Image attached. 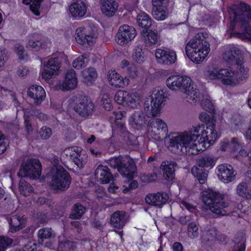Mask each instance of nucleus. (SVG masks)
Here are the masks:
<instances>
[{
  "instance_id": "20e7f679",
  "label": "nucleus",
  "mask_w": 251,
  "mask_h": 251,
  "mask_svg": "<svg viewBox=\"0 0 251 251\" xmlns=\"http://www.w3.org/2000/svg\"><path fill=\"white\" fill-rule=\"evenodd\" d=\"M201 200L212 213L219 216L226 214L224 208L228 207V203L225 201L224 194L208 188L202 192Z\"/></svg>"
},
{
  "instance_id": "6e6552de",
  "label": "nucleus",
  "mask_w": 251,
  "mask_h": 251,
  "mask_svg": "<svg viewBox=\"0 0 251 251\" xmlns=\"http://www.w3.org/2000/svg\"><path fill=\"white\" fill-rule=\"evenodd\" d=\"M71 181L70 174L62 166H58L54 171H51L50 186L52 190L56 192L65 191L69 188Z\"/></svg>"
},
{
  "instance_id": "2eb2a0df",
  "label": "nucleus",
  "mask_w": 251,
  "mask_h": 251,
  "mask_svg": "<svg viewBox=\"0 0 251 251\" xmlns=\"http://www.w3.org/2000/svg\"><path fill=\"white\" fill-rule=\"evenodd\" d=\"M114 100L118 104L134 108L136 106L140 97L137 93H131L126 91L118 90L114 96Z\"/></svg>"
},
{
  "instance_id": "c756f323",
  "label": "nucleus",
  "mask_w": 251,
  "mask_h": 251,
  "mask_svg": "<svg viewBox=\"0 0 251 251\" xmlns=\"http://www.w3.org/2000/svg\"><path fill=\"white\" fill-rule=\"evenodd\" d=\"M177 164L174 161H165L162 162L160 168L162 170L163 177L168 180L175 177Z\"/></svg>"
},
{
  "instance_id": "bf43d9fd",
  "label": "nucleus",
  "mask_w": 251,
  "mask_h": 251,
  "mask_svg": "<svg viewBox=\"0 0 251 251\" xmlns=\"http://www.w3.org/2000/svg\"><path fill=\"white\" fill-rule=\"evenodd\" d=\"M28 73V68L24 66H19L17 71V74L20 77H24L26 76Z\"/></svg>"
},
{
  "instance_id": "4be33fe9",
  "label": "nucleus",
  "mask_w": 251,
  "mask_h": 251,
  "mask_svg": "<svg viewBox=\"0 0 251 251\" xmlns=\"http://www.w3.org/2000/svg\"><path fill=\"white\" fill-rule=\"evenodd\" d=\"M28 97L33 100L36 105H40L46 98V92L43 87L40 85L34 84L31 85L27 90Z\"/></svg>"
},
{
  "instance_id": "72a5a7b5",
  "label": "nucleus",
  "mask_w": 251,
  "mask_h": 251,
  "mask_svg": "<svg viewBox=\"0 0 251 251\" xmlns=\"http://www.w3.org/2000/svg\"><path fill=\"white\" fill-rule=\"evenodd\" d=\"M143 40L146 47H151L158 42L159 36L156 31L143 30L141 32Z\"/></svg>"
},
{
  "instance_id": "13d9d810",
  "label": "nucleus",
  "mask_w": 251,
  "mask_h": 251,
  "mask_svg": "<svg viewBox=\"0 0 251 251\" xmlns=\"http://www.w3.org/2000/svg\"><path fill=\"white\" fill-rule=\"evenodd\" d=\"M128 179L131 180V181L129 182L128 187L124 189L123 192L124 193H127L130 190L135 189L138 186V183L137 180H133V178Z\"/></svg>"
},
{
  "instance_id": "a211bd4d",
  "label": "nucleus",
  "mask_w": 251,
  "mask_h": 251,
  "mask_svg": "<svg viewBox=\"0 0 251 251\" xmlns=\"http://www.w3.org/2000/svg\"><path fill=\"white\" fill-rule=\"evenodd\" d=\"M60 67L61 64L58 58L49 59L47 63L44 64L41 74L42 78L46 80L50 79Z\"/></svg>"
},
{
  "instance_id": "423d86ee",
  "label": "nucleus",
  "mask_w": 251,
  "mask_h": 251,
  "mask_svg": "<svg viewBox=\"0 0 251 251\" xmlns=\"http://www.w3.org/2000/svg\"><path fill=\"white\" fill-rule=\"evenodd\" d=\"M166 85L172 90H178L188 95L193 94L197 98V92L193 90L192 79L186 75H172L167 78Z\"/></svg>"
},
{
  "instance_id": "cd10ccee",
  "label": "nucleus",
  "mask_w": 251,
  "mask_h": 251,
  "mask_svg": "<svg viewBox=\"0 0 251 251\" xmlns=\"http://www.w3.org/2000/svg\"><path fill=\"white\" fill-rule=\"evenodd\" d=\"M26 222V218L24 215H12L8 220L10 231L15 233L22 229L25 226Z\"/></svg>"
},
{
  "instance_id": "c85d7f7f",
  "label": "nucleus",
  "mask_w": 251,
  "mask_h": 251,
  "mask_svg": "<svg viewBox=\"0 0 251 251\" xmlns=\"http://www.w3.org/2000/svg\"><path fill=\"white\" fill-rule=\"evenodd\" d=\"M100 9L105 16H113L118 10L119 4L116 0H100Z\"/></svg>"
},
{
  "instance_id": "b1692460",
  "label": "nucleus",
  "mask_w": 251,
  "mask_h": 251,
  "mask_svg": "<svg viewBox=\"0 0 251 251\" xmlns=\"http://www.w3.org/2000/svg\"><path fill=\"white\" fill-rule=\"evenodd\" d=\"M95 176L101 184H107L113 179V175L107 166L100 165L95 171Z\"/></svg>"
},
{
  "instance_id": "79ce46f5",
  "label": "nucleus",
  "mask_w": 251,
  "mask_h": 251,
  "mask_svg": "<svg viewBox=\"0 0 251 251\" xmlns=\"http://www.w3.org/2000/svg\"><path fill=\"white\" fill-rule=\"evenodd\" d=\"M237 193L240 197L244 199H251V189L249 188L246 182H243L238 185Z\"/></svg>"
},
{
  "instance_id": "2f4dec72",
  "label": "nucleus",
  "mask_w": 251,
  "mask_h": 251,
  "mask_svg": "<svg viewBox=\"0 0 251 251\" xmlns=\"http://www.w3.org/2000/svg\"><path fill=\"white\" fill-rule=\"evenodd\" d=\"M126 222L125 212L123 211H116L111 216L110 224L112 226L117 229L123 228Z\"/></svg>"
},
{
  "instance_id": "58836bf2",
  "label": "nucleus",
  "mask_w": 251,
  "mask_h": 251,
  "mask_svg": "<svg viewBox=\"0 0 251 251\" xmlns=\"http://www.w3.org/2000/svg\"><path fill=\"white\" fill-rule=\"evenodd\" d=\"M121 137H123L126 141V143L129 145H137L138 144V141L137 137L134 134L130 133L126 127L119 131V133H116Z\"/></svg>"
},
{
  "instance_id": "338daca9",
  "label": "nucleus",
  "mask_w": 251,
  "mask_h": 251,
  "mask_svg": "<svg viewBox=\"0 0 251 251\" xmlns=\"http://www.w3.org/2000/svg\"><path fill=\"white\" fill-rule=\"evenodd\" d=\"M173 250L174 251H183V247L179 242H175L173 244Z\"/></svg>"
},
{
  "instance_id": "412c9836",
  "label": "nucleus",
  "mask_w": 251,
  "mask_h": 251,
  "mask_svg": "<svg viewBox=\"0 0 251 251\" xmlns=\"http://www.w3.org/2000/svg\"><path fill=\"white\" fill-rule=\"evenodd\" d=\"M67 150L69 151V156L70 159L79 168H82L86 162L87 156L81 153L82 149L77 146L71 147Z\"/></svg>"
},
{
  "instance_id": "393cba45",
  "label": "nucleus",
  "mask_w": 251,
  "mask_h": 251,
  "mask_svg": "<svg viewBox=\"0 0 251 251\" xmlns=\"http://www.w3.org/2000/svg\"><path fill=\"white\" fill-rule=\"evenodd\" d=\"M169 196L166 193L157 192L147 195L145 198V201L148 204L161 207L167 202Z\"/></svg>"
},
{
  "instance_id": "dca6fc26",
  "label": "nucleus",
  "mask_w": 251,
  "mask_h": 251,
  "mask_svg": "<svg viewBox=\"0 0 251 251\" xmlns=\"http://www.w3.org/2000/svg\"><path fill=\"white\" fill-rule=\"evenodd\" d=\"M151 135L155 140H161L164 136L168 134V129L167 124L162 120L158 118H152L148 123Z\"/></svg>"
},
{
  "instance_id": "a878e982",
  "label": "nucleus",
  "mask_w": 251,
  "mask_h": 251,
  "mask_svg": "<svg viewBox=\"0 0 251 251\" xmlns=\"http://www.w3.org/2000/svg\"><path fill=\"white\" fill-rule=\"evenodd\" d=\"M84 29L85 28L83 27H78L76 29L75 40L80 45L91 46L95 42V37L93 33L86 34Z\"/></svg>"
},
{
  "instance_id": "864d4df0",
  "label": "nucleus",
  "mask_w": 251,
  "mask_h": 251,
  "mask_svg": "<svg viewBox=\"0 0 251 251\" xmlns=\"http://www.w3.org/2000/svg\"><path fill=\"white\" fill-rule=\"evenodd\" d=\"M201 105L202 108L208 112L214 114L215 109L212 102L208 99H204L201 100Z\"/></svg>"
},
{
  "instance_id": "aec40b11",
  "label": "nucleus",
  "mask_w": 251,
  "mask_h": 251,
  "mask_svg": "<svg viewBox=\"0 0 251 251\" xmlns=\"http://www.w3.org/2000/svg\"><path fill=\"white\" fill-rule=\"evenodd\" d=\"M217 168L218 176L225 183H228L235 179L236 173L231 165L224 163L219 165Z\"/></svg>"
},
{
  "instance_id": "f704fd0d",
  "label": "nucleus",
  "mask_w": 251,
  "mask_h": 251,
  "mask_svg": "<svg viewBox=\"0 0 251 251\" xmlns=\"http://www.w3.org/2000/svg\"><path fill=\"white\" fill-rule=\"evenodd\" d=\"M147 54V50L141 45H138L133 50L132 58L135 62L140 64L146 61Z\"/></svg>"
},
{
  "instance_id": "6ab92c4d",
  "label": "nucleus",
  "mask_w": 251,
  "mask_h": 251,
  "mask_svg": "<svg viewBox=\"0 0 251 251\" xmlns=\"http://www.w3.org/2000/svg\"><path fill=\"white\" fill-rule=\"evenodd\" d=\"M155 56L157 61L162 64L172 65L175 63L176 60V52L169 49H157L155 50Z\"/></svg>"
},
{
  "instance_id": "0e129e2a",
  "label": "nucleus",
  "mask_w": 251,
  "mask_h": 251,
  "mask_svg": "<svg viewBox=\"0 0 251 251\" xmlns=\"http://www.w3.org/2000/svg\"><path fill=\"white\" fill-rule=\"evenodd\" d=\"M103 108L107 111H110L113 108V105L110 100L103 101Z\"/></svg>"
},
{
  "instance_id": "5701e85b",
  "label": "nucleus",
  "mask_w": 251,
  "mask_h": 251,
  "mask_svg": "<svg viewBox=\"0 0 251 251\" xmlns=\"http://www.w3.org/2000/svg\"><path fill=\"white\" fill-rule=\"evenodd\" d=\"M87 5L82 0H75L70 4L69 12L74 18L80 19L83 17L86 13Z\"/></svg>"
},
{
  "instance_id": "c9c22d12",
  "label": "nucleus",
  "mask_w": 251,
  "mask_h": 251,
  "mask_svg": "<svg viewBox=\"0 0 251 251\" xmlns=\"http://www.w3.org/2000/svg\"><path fill=\"white\" fill-rule=\"evenodd\" d=\"M138 25L144 29L143 30H148L152 25V20L151 17L145 12L142 11L138 14L136 17Z\"/></svg>"
},
{
  "instance_id": "5fc2aeb1",
  "label": "nucleus",
  "mask_w": 251,
  "mask_h": 251,
  "mask_svg": "<svg viewBox=\"0 0 251 251\" xmlns=\"http://www.w3.org/2000/svg\"><path fill=\"white\" fill-rule=\"evenodd\" d=\"M13 239L8 237L0 236V251H5L6 248L11 245Z\"/></svg>"
},
{
  "instance_id": "603ef678",
  "label": "nucleus",
  "mask_w": 251,
  "mask_h": 251,
  "mask_svg": "<svg viewBox=\"0 0 251 251\" xmlns=\"http://www.w3.org/2000/svg\"><path fill=\"white\" fill-rule=\"evenodd\" d=\"M45 44L41 40H30L26 47L30 48L33 51H38L45 47Z\"/></svg>"
},
{
  "instance_id": "9b49d317",
  "label": "nucleus",
  "mask_w": 251,
  "mask_h": 251,
  "mask_svg": "<svg viewBox=\"0 0 251 251\" xmlns=\"http://www.w3.org/2000/svg\"><path fill=\"white\" fill-rule=\"evenodd\" d=\"M238 72L228 69H214L209 72V77L212 80H220L226 85L236 84Z\"/></svg>"
},
{
  "instance_id": "8fccbe9b",
  "label": "nucleus",
  "mask_w": 251,
  "mask_h": 251,
  "mask_svg": "<svg viewBox=\"0 0 251 251\" xmlns=\"http://www.w3.org/2000/svg\"><path fill=\"white\" fill-rule=\"evenodd\" d=\"M88 61V58L84 55H80L76 58L73 62V66L76 69H81L86 66Z\"/></svg>"
},
{
  "instance_id": "39448f33",
  "label": "nucleus",
  "mask_w": 251,
  "mask_h": 251,
  "mask_svg": "<svg viewBox=\"0 0 251 251\" xmlns=\"http://www.w3.org/2000/svg\"><path fill=\"white\" fill-rule=\"evenodd\" d=\"M199 119L204 124H199L197 126H193L189 130L193 132L202 134V136H208L210 138V142L215 141L218 137V134L215 129L216 119L214 115H209L203 112L200 114Z\"/></svg>"
},
{
  "instance_id": "4468645a",
  "label": "nucleus",
  "mask_w": 251,
  "mask_h": 251,
  "mask_svg": "<svg viewBox=\"0 0 251 251\" xmlns=\"http://www.w3.org/2000/svg\"><path fill=\"white\" fill-rule=\"evenodd\" d=\"M223 57L228 64L236 65V68L240 72H244V57L239 48L235 46L227 48L224 52Z\"/></svg>"
},
{
  "instance_id": "ddd939ff",
  "label": "nucleus",
  "mask_w": 251,
  "mask_h": 251,
  "mask_svg": "<svg viewBox=\"0 0 251 251\" xmlns=\"http://www.w3.org/2000/svg\"><path fill=\"white\" fill-rule=\"evenodd\" d=\"M167 95H165L163 89L158 90L153 96L151 97V105L147 102L144 104L145 112L148 117L156 116L159 114L161 109L162 104L165 100Z\"/></svg>"
},
{
  "instance_id": "1a4fd4ad",
  "label": "nucleus",
  "mask_w": 251,
  "mask_h": 251,
  "mask_svg": "<svg viewBox=\"0 0 251 251\" xmlns=\"http://www.w3.org/2000/svg\"><path fill=\"white\" fill-rule=\"evenodd\" d=\"M198 166L192 169V173L197 178L199 183L204 184L206 180L208 170L213 168L215 164L213 157L209 154H203L197 160Z\"/></svg>"
},
{
  "instance_id": "e433bc0d",
  "label": "nucleus",
  "mask_w": 251,
  "mask_h": 251,
  "mask_svg": "<svg viewBox=\"0 0 251 251\" xmlns=\"http://www.w3.org/2000/svg\"><path fill=\"white\" fill-rule=\"evenodd\" d=\"M129 124L136 129L146 124V117L144 113L135 112L130 117L128 120Z\"/></svg>"
},
{
  "instance_id": "a19ab883",
  "label": "nucleus",
  "mask_w": 251,
  "mask_h": 251,
  "mask_svg": "<svg viewBox=\"0 0 251 251\" xmlns=\"http://www.w3.org/2000/svg\"><path fill=\"white\" fill-rule=\"evenodd\" d=\"M77 243L76 242L68 239L64 241H59L58 245V251H76Z\"/></svg>"
},
{
  "instance_id": "3c124183",
  "label": "nucleus",
  "mask_w": 251,
  "mask_h": 251,
  "mask_svg": "<svg viewBox=\"0 0 251 251\" xmlns=\"http://www.w3.org/2000/svg\"><path fill=\"white\" fill-rule=\"evenodd\" d=\"M14 51L21 61L27 60L28 56L23 46L16 44L14 47Z\"/></svg>"
},
{
  "instance_id": "de8ad7c7",
  "label": "nucleus",
  "mask_w": 251,
  "mask_h": 251,
  "mask_svg": "<svg viewBox=\"0 0 251 251\" xmlns=\"http://www.w3.org/2000/svg\"><path fill=\"white\" fill-rule=\"evenodd\" d=\"M83 76L86 82H92L94 81L98 76L97 72L94 68H89L83 73Z\"/></svg>"
},
{
  "instance_id": "473e14b6",
  "label": "nucleus",
  "mask_w": 251,
  "mask_h": 251,
  "mask_svg": "<svg viewBox=\"0 0 251 251\" xmlns=\"http://www.w3.org/2000/svg\"><path fill=\"white\" fill-rule=\"evenodd\" d=\"M115 115L114 123L115 125L112 126L113 134L119 133V131L123 130L126 127L125 120L123 118L126 117V112L125 111H120L118 112L114 111Z\"/></svg>"
},
{
  "instance_id": "37998d69",
  "label": "nucleus",
  "mask_w": 251,
  "mask_h": 251,
  "mask_svg": "<svg viewBox=\"0 0 251 251\" xmlns=\"http://www.w3.org/2000/svg\"><path fill=\"white\" fill-rule=\"evenodd\" d=\"M232 242L235 244L233 248V251H246V240L243 235L240 233L236 234Z\"/></svg>"
},
{
  "instance_id": "7c9ffc66",
  "label": "nucleus",
  "mask_w": 251,
  "mask_h": 251,
  "mask_svg": "<svg viewBox=\"0 0 251 251\" xmlns=\"http://www.w3.org/2000/svg\"><path fill=\"white\" fill-rule=\"evenodd\" d=\"M77 84V79L75 71L71 69L68 70L65 74V79L62 83V88L64 90L68 91L75 89Z\"/></svg>"
},
{
  "instance_id": "ea45409f",
  "label": "nucleus",
  "mask_w": 251,
  "mask_h": 251,
  "mask_svg": "<svg viewBox=\"0 0 251 251\" xmlns=\"http://www.w3.org/2000/svg\"><path fill=\"white\" fill-rule=\"evenodd\" d=\"M121 68L126 69V74L132 78H136L138 75V71L133 63H130L128 60L123 59L121 64Z\"/></svg>"
},
{
  "instance_id": "bb28decb",
  "label": "nucleus",
  "mask_w": 251,
  "mask_h": 251,
  "mask_svg": "<svg viewBox=\"0 0 251 251\" xmlns=\"http://www.w3.org/2000/svg\"><path fill=\"white\" fill-rule=\"evenodd\" d=\"M109 84L116 88H123L129 84V80L126 76L123 77L115 70H111L108 75Z\"/></svg>"
},
{
  "instance_id": "4d7b16f0",
  "label": "nucleus",
  "mask_w": 251,
  "mask_h": 251,
  "mask_svg": "<svg viewBox=\"0 0 251 251\" xmlns=\"http://www.w3.org/2000/svg\"><path fill=\"white\" fill-rule=\"evenodd\" d=\"M41 6V0H34L30 5V10L36 16H39L40 12L39 9Z\"/></svg>"
},
{
  "instance_id": "49530a36",
  "label": "nucleus",
  "mask_w": 251,
  "mask_h": 251,
  "mask_svg": "<svg viewBox=\"0 0 251 251\" xmlns=\"http://www.w3.org/2000/svg\"><path fill=\"white\" fill-rule=\"evenodd\" d=\"M52 230L51 228L45 227L41 228L38 232L39 242L40 244H43L44 240L50 238L52 236Z\"/></svg>"
},
{
  "instance_id": "0eeeda50",
  "label": "nucleus",
  "mask_w": 251,
  "mask_h": 251,
  "mask_svg": "<svg viewBox=\"0 0 251 251\" xmlns=\"http://www.w3.org/2000/svg\"><path fill=\"white\" fill-rule=\"evenodd\" d=\"M110 164L125 178L132 179L137 174L136 164L129 155L116 157L110 160Z\"/></svg>"
},
{
  "instance_id": "f03ea898",
  "label": "nucleus",
  "mask_w": 251,
  "mask_h": 251,
  "mask_svg": "<svg viewBox=\"0 0 251 251\" xmlns=\"http://www.w3.org/2000/svg\"><path fill=\"white\" fill-rule=\"evenodd\" d=\"M232 19L229 23L230 35L242 40L251 39V6L241 1L230 8Z\"/></svg>"
},
{
  "instance_id": "774afa93",
  "label": "nucleus",
  "mask_w": 251,
  "mask_h": 251,
  "mask_svg": "<svg viewBox=\"0 0 251 251\" xmlns=\"http://www.w3.org/2000/svg\"><path fill=\"white\" fill-rule=\"evenodd\" d=\"M245 136L247 139L251 140V125L247 130Z\"/></svg>"
},
{
  "instance_id": "4c0bfd02",
  "label": "nucleus",
  "mask_w": 251,
  "mask_h": 251,
  "mask_svg": "<svg viewBox=\"0 0 251 251\" xmlns=\"http://www.w3.org/2000/svg\"><path fill=\"white\" fill-rule=\"evenodd\" d=\"M152 15L157 21H163L168 16L167 5L152 6Z\"/></svg>"
},
{
  "instance_id": "f257e3e1",
  "label": "nucleus",
  "mask_w": 251,
  "mask_h": 251,
  "mask_svg": "<svg viewBox=\"0 0 251 251\" xmlns=\"http://www.w3.org/2000/svg\"><path fill=\"white\" fill-rule=\"evenodd\" d=\"M171 135L169 146L174 148L175 152L177 154L197 155L215 142H210V138L208 136L194 133L192 130L186 131L180 134L172 133Z\"/></svg>"
},
{
  "instance_id": "e2e57ef3",
  "label": "nucleus",
  "mask_w": 251,
  "mask_h": 251,
  "mask_svg": "<svg viewBox=\"0 0 251 251\" xmlns=\"http://www.w3.org/2000/svg\"><path fill=\"white\" fill-rule=\"evenodd\" d=\"M6 60V55L4 50H0V67L2 66Z\"/></svg>"
},
{
  "instance_id": "7ed1b4c3",
  "label": "nucleus",
  "mask_w": 251,
  "mask_h": 251,
  "mask_svg": "<svg viewBox=\"0 0 251 251\" xmlns=\"http://www.w3.org/2000/svg\"><path fill=\"white\" fill-rule=\"evenodd\" d=\"M187 57L194 63L200 64L210 52V44L204 34L199 32L191 39L185 46Z\"/></svg>"
},
{
  "instance_id": "9d476101",
  "label": "nucleus",
  "mask_w": 251,
  "mask_h": 251,
  "mask_svg": "<svg viewBox=\"0 0 251 251\" xmlns=\"http://www.w3.org/2000/svg\"><path fill=\"white\" fill-rule=\"evenodd\" d=\"M42 166L37 158L27 160L26 163H22L18 176L20 177H29L32 179H37L41 175Z\"/></svg>"
},
{
  "instance_id": "052dcab7",
  "label": "nucleus",
  "mask_w": 251,
  "mask_h": 251,
  "mask_svg": "<svg viewBox=\"0 0 251 251\" xmlns=\"http://www.w3.org/2000/svg\"><path fill=\"white\" fill-rule=\"evenodd\" d=\"M4 139V135L1 132H0V154L4 153L7 149Z\"/></svg>"
},
{
  "instance_id": "f3484780",
  "label": "nucleus",
  "mask_w": 251,
  "mask_h": 251,
  "mask_svg": "<svg viewBox=\"0 0 251 251\" xmlns=\"http://www.w3.org/2000/svg\"><path fill=\"white\" fill-rule=\"evenodd\" d=\"M136 34V31L133 26L124 25L119 27L115 40L118 44L125 46L133 40Z\"/></svg>"
},
{
  "instance_id": "680f3d73",
  "label": "nucleus",
  "mask_w": 251,
  "mask_h": 251,
  "mask_svg": "<svg viewBox=\"0 0 251 251\" xmlns=\"http://www.w3.org/2000/svg\"><path fill=\"white\" fill-rule=\"evenodd\" d=\"M24 124L26 133L27 134L31 133L33 131V128L31 125V123L28 118L26 117L25 119Z\"/></svg>"
},
{
  "instance_id": "c03bdc74",
  "label": "nucleus",
  "mask_w": 251,
  "mask_h": 251,
  "mask_svg": "<svg viewBox=\"0 0 251 251\" xmlns=\"http://www.w3.org/2000/svg\"><path fill=\"white\" fill-rule=\"evenodd\" d=\"M85 211L84 206L79 203H76L73 206V210L70 214V218L72 219H80Z\"/></svg>"
},
{
  "instance_id": "6e6d98bb",
  "label": "nucleus",
  "mask_w": 251,
  "mask_h": 251,
  "mask_svg": "<svg viewBox=\"0 0 251 251\" xmlns=\"http://www.w3.org/2000/svg\"><path fill=\"white\" fill-rule=\"evenodd\" d=\"M52 129L47 126H42L39 131L41 138L45 140L49 139L52 135Z\"/></svg>"
},
{
  "instance_id": "f8f14e48",
  "label": "nucleus",
  "mask_w": 251,
  "mask_h": 251,
  "mask_svg": "<svg viewBox=\"0 0 251 251\" xmlns=\"http://www.w3.org/2000/svg\"><path fill=\"white\" fill-rule=\"evenodd\" d=\"M73 102L74 110L81 117L91 115L94 111V104L87 96L79 95L74 99Z\"/></svg>"
},
{
  "instance_id": "a18cd8bd",
  "label": "nucleus",
  "mask_w": 251,
  "mask_h": 251,
  "mask_svg": "<svg viewBox=\"0 0 251 251\" xmlns=\"http://www.w3.org/2000/svg\"><path fill=\"white\" fill-rule=\"evenodd\" d=\"M19 190L22 195L27 197L34 191V189L29 183L25 180H21L19 185Z\"/></svg>"
},
{
  "instance_id": "69168bd1",
  "label": "nucleus",
  "mask_w": 251,
  "mask_h": 251,
  "mask_svg": "<svg viewBox=\"0 0 251 251\" xmlns=\"http://www.w3.org/2000/svg\"><path fill=\"white\" fill-rule=\"evenodd\" d=\"M152 6L167 5L166 0H152Z\"/></svg>"
},
{
  "instance_id": "09e8293b",
  "label": "nucleus",
  "mask_w": 251,
  "mask_h": 251,
  "mask_svg": "<svg viewBox=\"0 0 251 251\" xmlns=\"http://www.w3.org/2000/svg\"><path fill=\"white\" fill-rule=\"evenodd\" d=\"M187 230L188 235L191 239L197 238L199 235V227L195 222H192L189 223Z\"/></svg>"
}]
</instances>
